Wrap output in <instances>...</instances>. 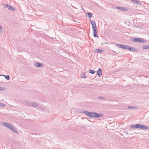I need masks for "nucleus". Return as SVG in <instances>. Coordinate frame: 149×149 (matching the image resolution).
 Returning a JSON list of instances; mask_svg holds the SVG:
<instances>
[{"mask_svg":"<svg viewBox=\"0 0 149 149\" xmlns=\"http://www.w3.org/2000/svg\"><path fill=\"white\" fill-rule=\"evenodd\" d=\"M83 113L90 117L97 118L103 116V114L102 113H97L95 112H89L85 110L83 111Z\"/></svg>","mask_w":149,"mask_h":149,"instance_id":"1","label":"nucleus"},{"mask_svg":"<svg viewBox=\"0 0 149 149\" xmlns=\"http://www.w3.org/2000/svg\"><path fill=\"white\" fill-rule=\"evenodd\" d=\"M131 128H140L141 129L147 130L149 129V127L139 124L131 125L130 126Z\"/></svg>","mask_w":149,"mask_h":149,"instance_id":"2","label":"nucleus"},{"mask_svg":"<svg viewBox=\"0 0 149 149\" xmlns=\"http://www.w3.org/2000/svg\"><path fill=\"white\" fill-rule=\"evenodd\" d=\"M124 49H128L133 52H138V50L134 47H120Z\"/></svg>","mask_w":149,"mask_h":149,"instance_id":"3","label":"nucleus"},{"mask_svg":"<svg viewBox=\"0 0 149 149\" xmlns=\"http://www.w3.org/2000/svg\"><path fill=\"white\" fill-rule=\"evenodd\" d=\"M133 42H146V40H145L138 38H133Z\"/></svg>","mask_w":149,"mask_h":149,"instance_id":"4","label":"nucleus"},{"mask_svg":"<svg viewBox=\"0 0 149 149\" xmlns=\"http://www.w3.org/2000/svg\"><path fill=\"white\" fill-rule=\"evenodd\" d=\"M26 101V104L28 106H31L33 107H35L37 106L36 104L34 102H28L27 101Z\"/></svg>","mask_w":149,"mask_h":149,"instance_id":"5","label":"nucleus"},{"mask_svg":"<svg viewBox=\"0 0 149 149\" xmlns=\"http://www.w3.org/2000/svg\"><path fill=\"white\" fill-rule=\"evenodd\" d=\"M90 22L92 25V27L93 30L97 29L96 27V24L94 20H91Z\"/></svg>","mask_w":149,"mask_h":149,"instance_id":"6","label":"nucleus"},{"mask_svg":"<svg viewBox=\"0 0 149 149\" xmlns=\"http://www.w3.org/2000/svg\"><path fill=\"white\" fill-rule=\"evenodd\" d=\"M2 125H4L7 127L9 129H10V128H11V127H12V126L10 124L8 123L5 122H3L2 124Z\"/></svg>","mask_w":149,"mask_h":149,"instance_id":"7","label":"nucleus"},{"mask_svg":"<svg viewBox=\"0 0 149 149\" xmlns=\"http://www.w3.org/2000/svg\"><path fill=\"white\" fill-rule=\"evenodd\" d=\"M34 65V66L36 67L42 68L44 66V65L42 63H40L38 62L35 63Z\"/></svg>","mask_w":149,"mask_h":149,"instance_id":"8","label":"nucleus"},{"mask_svg":"<svg viewBox=\"0 0 149 149\" xmlns=\"http://www.w3.org/2000/svg\"><path fill=\"white\" fill-rule=\"evenodd\" d=\"M116 8L118 10L122 11H125L127 10V9H126V8H125L124 7L118 6L116 7Z\"/></svg>","mask_w":149,"mask_h":149,"instance_id":"9","label":"nucleus"},{"mask_svg":"<svg viewBox=\"0 0 149 149\" xmlns=\"http://www.w3.org/2000/svg\"><path fill=\"white\" fill-rule=\"evenodd\" d=\"M97 73L99 77H101L102 75V70L101 68H99L97 71Z\"/></svg>","mask_w":149,"mask_h":149,"instance_id":"10","label":"nucleus"},{"mask_svg":"<svg viewBox=\"0 0 149 149\" xmlns=\"http://www.w3.org/2000/svg\"><path fill=\"white\" fill-rule=\"evenodd\" d=\"M10 129L13 132L17 134H19L18 132L15 129L13 126H12V127Z\"/></svg>","mask_w":149,"mask_h":149,"instance_id":"11","label":"nucleus"},{"mask_svg":"<svg viewBox=\"0 0 149 149\" xmlns=\"http://www.w3.org/2000/svg\"><path fill=\"white\" fill-rule=\"evenodd\" d=\"M131 1L134 3L136 4L137 5H141V4L139 3L137 0H131Z\"/></svg>","mask_w":149,"mask_h":149,"instance_id":"12","label":"nucleus"},{"mask_svg":"<svg viewBox=\"0 0 149 149\" xmlns=\"http://www.w3.org/2000/svg\"><path fill=\"white\" fill-rule=\"evenodd\" d=\"M93 34L94 37H97L98 35L97 33V29H93Z\"/></svg>","mask_w":149,"mask_h":149,"instance_id":"13","label":"nucleus"},{"mask_svg":"<svg viewBox=\"0 0 149 149\" xmlns=\"http://www.w3.org/2000/svg\"><path fill=\"white\" fill-rule=\"evenodd\" d=\"M37 106L38 107L42 110H45V107L44 106H42L41 105H38Z\"/></svg>","mask_w":149,"mask_h":149,"instance_id":"14","label":"nucleus"},{"mask_svg":"<svg viewBox=\"0 0 149 149\" xmlns=\"http://www.w3.org/2000/svg\"><path fill=\"white\" fill-rule=\"evenodd\" d=\"M6 7H8V8L9 9H10L11 10L13 11L15 10V8L13 7H12V6L10 5H7Z\"/></svg>","mask_w":149,"mask_h":149,"instance_id":"15","label":"nucleus"},{"mask_svg":"<svg viewBox=\"0 0 149 149\" xmlns=\"http://www.w3.org/2000/svg\"><path fill=\"white\" fill-rule=\"evenodd\" d=\"M115 45L117 46V47H129L128 46H127L125 45H121L119 44H115Z\"/></svg>","mask_w":149,"mask_h":149,"instance_id":"16","label":"nucleus"},{"mask_svg":"<svg viewBox=\"0 0 149 149\" xmlns=\"http://www.w3.org/2000/svg\"><path fill=\"white\" fill-rule=\"evenodd\" d=\"M128 108L129 109H138V107H134L133 106H129L128 107Z\"/></svg>","mask_w":149,"mask_h":149,"instance_id":"17","label":"nucleus"},{"mask_svg":"<svg viewBox=\"0 0 149 149\" xmlns=\"http://www.w3.org/2000/svg\"><path fill=\"white\" fill-rule=\"evenodd\" d=\"M102 52V50L100 49H97L95 50V53H101Z\"/></svg>","mask_w":149,"mask_h":149,"instance_id":"18","label":"nucleus"},{"mask_svg":"<svg viewBox=\"0 0 149 149\" xmlns=\"http://www.w3.org/2000/svg\"><path fill=\"white\" fill-rule=\"evenodd\" d=\"M87 14L88 15V17L89 18H91L92 17V14L90 13H87Z\"/></svg>","mask_w":149,"mask_h":149,"instance_id":"19","label":"nucleus"},{"mask_svg":"<svg viewBox=\"0 0 149 149\" xmlns=\"http://www.w3.org/2000/svg\"><path fill=\"white\" fill-rule=\"evenodd\" d=\"M89 72L91 74H93L95 73V71L94 70L90 69L89 70Z\"/></svg>","mask_w":149,"mask_h":149,"instance_id":"20","label":"nucleus"},{"mask_svg":"<svg viewBox=\"0 0 149 149\" xmlns=\"http://www.w3.org/2000/svg\"><path fill=\"white\" fill-rule=\"evenodd\" d=\"M98 98L102 100H105V98L104 97L102 96L99 97Z\"/></svg>","mask_w":149,"mask_h":149,"instance_id":"21","label":"nucleus"},{"mask_svg":"<svg viewBox=\"0 0 149 149\" xmlns=\"http://www.w3.org/2000/svg\"><path fill=\"white\" fill-rule=\"evenodd\" d=\"M6 105L0 102V107H4Z\"/></svg>","mask_w":149,"mask_h":149,"instance_id":"22","label":"nucleus"},{"mask_svg":"<svg viewBox=\"0 0 149 149\" xmlns=\"http://www.w3.org/2000/svg\"><path fill=\"white\" fill-rule=\"evenodd\" d=\"M5 78L7 80H9L10 79V77L9 75H7L5 76Z\"/></svg>","mask_w":149,"mask_h":149,"instance_id":"23","label":"nucleus"},{"mask_svg":"<svg viewBox=\"0 0 149 149\" xmlns=\"http://www.w3.org/2000/svg\"><path fill=\"white\" fill-rule=\"evenodd\" d=\"M5 89V88L4 87H0V91H4Z\"/></svg>","mask_w":149,"mask_h":149,"instance_id":"24","label":"nucleus"},{"mask_svg":"<svg viewBox=\"0 0 149 149\" xmlns=\"http://www.w3.org/2000/svg\"><path fill=\"white\" fill-rule=\"evenodd\" d=\"M83 74H84V77H83V76H82V74H81V77L82 78H86V76H85V73H83Z\"/></svg>","mask_w":149,"mask_h":149,"instance_id":"25","label":"nucleus"},{"mask_svg":"<svg viewBox=\"0 0 149 149\" xmlns=\"http://www.w3.org/2000/svg\"><path fill=\"white\" fill-rule=\"evenodd\" d=\"M143 49H149V47H143Z\"/></svg>","mask_w":149,"mask_h":149,"instance_id":"26","label":"nucleus"},{"mask_svg":"<svg viewBox=\"0 0 149 149\" xmlns=\"http://www.w3.org/2000/svg\"><path fill=\"white\" fill-rule=\"evenodd\" d=\"M0 29L1 30L0 31H2V27L0 25Z\"/></svg>","mask_w":149,"mask_h":149,"instance_id":"27","label":"nucleus"},{"mask_svg":"<svg viewBox=\"0 0 149 149\" xmlns=\"http://www.w3.org/2000/svg\"><path fill=\"white\" fill-rule=\"evenodd\" d=\"M144 47H149V45H144L143 46Z\"/></svg>","mask_w":149,"mask_h":149,"instance_id":"28","label":"nucleus"},{"mask_svg":"<svg viewBox=\"0 0 149 149\" xmlns=\"http://www.w3.org/2000/svg\"><path fill=\"white\" fill-rule=\"evenodd\" d=\"M1 76H4L5 77V76H6V75H4V74H2V75H1Z\"/></svg>","mask_w":149,"mask_h":149,"instance_id":"29","label":"nucleus"},{"mask_svg":"<svg viewBox=\"0 0 149 149\" xmlns=\"http://www.w3.org/2000/svg\"><path fill=\"white\" fill-rule=\"evenodd\" d=\"M0 76H1V75L0 74Z\"/></svg>","mask_w":149,"mask_h":149,"instance_id":"30","label":"nucleus"}]
</instances>
